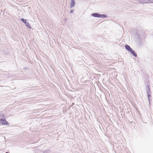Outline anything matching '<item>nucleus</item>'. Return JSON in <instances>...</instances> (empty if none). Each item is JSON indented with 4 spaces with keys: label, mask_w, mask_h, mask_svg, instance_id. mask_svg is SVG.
I'll use <instances>...</instances> for the list:
<instances>
[{
    "label": "nucleus",
    "mask_w": 153,
    "mask_h": 153,
    "mask_svg": "<svg viewBox=\"0 0 153 153\" xmlns=\"http://www.w3.org/2000/svg\"><path fill=\"white\" fill-rule=\"evenodd\" d=\"M129 52H130L135 57H136L137 56V54L135 53L134 51H133L132 49H131V50H130L129 51Z\"/></svg>",
    "instance_id": "obj_7"
},
{
    "label": "nucleus",
    "mask_w": 153,
    "mask_h": 153,
    "mask_svg": "<svg viewBox=\"0 0 153 153\" xmlns=\"http://www.w3.org/2000/svg\"><path fill=\"white\" fill-rule=\"evenodd\" d=\"M71 2L70 4V8H71L74 7L75 3V1H71Z\"/></svg>",
    "instance_id": "obj_3"
},
{
    "label": "nucleus",
    "mask_w": 153,
    "mask_h": 153,
    "mask_svg": "<svg viewBox=\"0 0 153 153\" xmlns=\"http://www.w3.org/2000/svg\"><path fill=\"white\" fill-rule=\"evenodd\" d=\"M146 3H153V0H146Z\"/></svg>",
    "instance_id": "obj_12"
},
{
    "label": "nucleus",
    "mask_w": 153,
    "mask_h": 153,
    "mask_svg": "<svg viewBox=\"0 0 153 153\" xmlns=\"http://www.w3.org/2000/svg\"><path fill=\"white\" fill-rule=\"evenodd\" d=\"M151 94H152V93L147 94V97L148 98L149 104V105L150 104V97H151Z\"/></svg>",
    "instance_id": "obj_8"
},
{
    "label": "nucleus",
    "mask_w": 153,
    "mask_h": 153,
    "mask_svg": "<svg viewBox=\"0 0 153 153\" xmlns=\"http://www.w3.org/2000/svg\"><path fill=\"white\" fill-rule=\"evenodd\" d=\"M5 116L3 115H0V120H3L5 119Z\"/></svg>",
    "instance_id": "obj_10"
},
{
    "label": "nucleus",
    "mask_w": 153,
    "mask_h": 153,
    "mask_svg": "<svg viewBox=\"0 0 153 153\" xmlns=\"http://www.w3.org/2000/svg\"><path fill=\"white\" fill-rule=\"evenodd\" d=\"M138 1L141 3H146V0H138Z\"/></svg>",
    "instance_id": "obj_11"
},
{
    "label": "nucleus",
    "mask_w": 153,
    "mask_h": 153,
    "mask_svg": "<svg viewBox=\"0 0 153 153\" xmlns=\"http://www.w3.org/2000/svg\"><path fill=\"white\" fill-rule=\"evenodd\" d=\"M146 92L147 94L152 93L150 87L148 85L146 87Z\"/></svg>",
    "instance_id": "obj_5"
},
{
    "label": "nucleus",
    "mask_w": 153,
    "mask_h": 153,
    "mask_svg": "<svg viewBox=\"0 0 153 153\" xmlns=\"http://www.w3.org/2000/svg\"><path fill=\"white\" fill-rule=\"evenodd\" d=\"M125 47L126 49L129 51L130 50H131V49H132L130 46L128 45H126Z\"/></svg>",
    "instance_id": "obj_6"
},
{
    "label": "nucleus",
    "mask_w": 153,
    "mask_h": 153,
    "mask_svg": "<svg viewBox=\"0 0 153 153\" xmlns=\"http://www.w3.org/2000/svg\"><path fill=\"white\" fill-rule=\"evenodd\" d=\"M21 21L23 22L26 25L28 28H31L30 25L29 24L28 22H27V20L24 19H21Z\"/></svg>",
    "instance_id": "obj_1"
},
{
    "label": "nucleus",
    "mask_w": 153,
    "mask_h": 153,
    "mask_svg": "<svg viewBox=\"0 0 153 153\" xmlns=\"http://www.w3.org/2000/svg\"><path fill=\"white\" fill-rule=\"evenodd\" d=\"M107 17V16L106 14H100V18H106Z\"/></svg>",
    "instance_id": "obj_9"
},
{
    "label": "nucleus",
    "mask_w": 153,
    "mask_h": 153,
    "mask_svg": "<svg viewBox=\"0 0 153 153\" xmlns=\"http://www.w3.org/2000/svg\"><path fill=\"white\" fill-rule=\"evenodd\" d=\"M100 14L98 13H93L91 14V16H92L95 17H100Z\"/></svg>",
    "instance_id": "obj_4"
},
{
    "label": "nucleus",
    "mask_w": 153,
    "mask_h": 153,
    "mask_svg": "<svg viewBox=\"0 0 153 153\" xmlns=\"http://www.w3.org/2000/svg\"><path fill=\"white\" fill-rule=\"evenodd\" d=\"M71 0V1H75V0Z\"/></svg>",
    "instance_id": "obj_14"
},
{
    "label": "nucleus",
    "mask_w": 153,
    "mask_h": 153,
    "mask_svg": "<svg viewBox=\"0 0 153 153\" xmlns=\"http://www.w3.org/2000/svg\"><path fill=\"white\" fill-rule=\"evenodd\" d=\"M0 124L2 125L8 124V123L5 119L0 120Z\"/></svg>",
    "instance_id": "obj_2"
},
{
    "label": "nucleus",
    "mask_w": 153,
    "mask_h": 153,
    "mask_svg": "<svg viewBox=\"0 0 153 153\" xmlns=\"http://www.w3.org/2000/svg\"><path fill=\"white\" fill-rule=\"evenodd\" d=\"M74 12V10L73 9H71L70 10V12L71 13H73Z\"/></svg>",
    "instance_id": "obj_13"
},
{
    "label": "nucleus",
    "mask_w": 153,
    "mask_h": 153,
    "mask_svg": "<svg viewBox=\"0 0 153 153\" xmlns=\"http://www.w3.org/2000/svg\"><path fill=\"white\" fill-rule=\"evenodd\" d=\"M5 153H8V152H6Z\"/></svg>",
    "instance_id": "obj_15"
}]
</instances>
